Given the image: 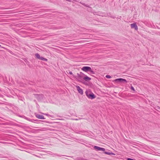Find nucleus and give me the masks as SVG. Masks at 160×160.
<instances>
[{
  "instance_id": "obj_19",
  "label": "nucleus",
  "mask_w": 160,
  "mask_h": 160,
  "mask_svg": "<svg viewBox=\"0 0 160 160\" xmlns=\"http://www.w3.org/2000/svg\"><path fill=\"white\" fill-rule=\"evenodd\" d=\"M131 90H132L133 91H135V89H134V88L132 86L131 87Z\"/></svg>"
},
{
  "instance_id": "obj_8",
  "label": "nucleus",
  "mask_w": 160,
  "mask_h": 160,
  "mask_svg": "<svg viewBox=\"0 0 160 160\" xmlns=\"http://www.w3.org/2000/svg\"><path fill=\"white\" fill-rule=\"evenodd\" d=\"M88 97L89 98H91V99H93L95 98V95L93 94V93H92L91 94H90L88 96Z\"/></svg>"
},
{
  "instance_id": "obj_24",
  "label": "nucleus",
  "mask_w": 160,
  "mask_h": 160,
  "mask_svg": "<svg viewBox=\"0 0 160 160\" xmlns=\"http://www.w3.org/2000/svg\"><path fill=\"white\" fill-rule=\"evenodd\" d=\"M21 150L22 151H25V150H23V149Z\"/></svg>"
},
{
  "instance_id": "obj_7",
  "label": "nucleus",
  "mask_w": 160,
  "mask_h": 160,
  "mask_svg": "<svg viewBox=\"0 0 160 160\" xmlns=\"http://www.w3.org/2000/svg\"><path fill=\"white\" fill-rule=\"evenodd\" d=\"M35 116L36 118L38 119H45V118H44V116L42 115H39L38 114L35 113Z\"/></svg>"
},
{
  "instance_id": "obj_9",
  "label": "nucleus",
  "mask_w": 160,
  "mask_h": 160,
  "mask_svg": "<svg viewBox=\"0 0 160 160\" xmlns=\"http://www.w3.org/2000/svg\"><path fill=\"white\" fill-rule=\"evenodd\" d=\"M91 79V78L88 77L87 76L85 75L84 76V80H85L86 81H89Z\"/></svg>"
},
{
  "instance_id": "obj_20",
  "label": "nucleus",
  "mask_w": 160,
  "mask_h": 160,
  "mask_svg": "<svg viewBox=\"0 0 160 160\" xmlns=\"http://www.w3.org/2000/svg\"><path fill=\"white\" fill-rule=\"evenodd\" d=\"M127 160H135V159H132V158H128L127 159Z\"/></svg>"
},
{
  "instance_id": "obj_17",
  "label": "nucleus",
  "mask_w": 160,
  "mask_h": 160,
  "mask_svg": "<svg viewBox=\"0 0 160 160\" xmlns=\"http://www.w3.org/2000/svg\"><path fill=\"white\" fill-rule=\"evenodd\" d=\"M106 77L108 78H111V77L109 75H107L106 76Z\"/></svg>"
},
{
  "instance_id": "obj_4",
  "label": "nucleus",
  "mask_w": 160,
  "mask_h": 160,
  "mask_svg": "<svg viewBox=\"0 0 160 160\" xmlns=\"http://www.w3.org/2000/svg\"><path fill=\"white\" fill-rule=\"evenodd\" d=\"M116 82H127V81L126 80L124 79H123L122 78H117L114 80Z\"/></svg>"
},
{
  "instance_id": "obj_26",
  "label": "nucleus",
  "mask_w": 160,
  "mask_h": 160,
  "mask_svg": "<svg viewBox=\"0 0 160 160\" xmlns=\"http://www.w3.org/2000/svg\"><path fill=\"white\" fill-rule=\"evenodd\" d=\"M20 150H21V149H19ZM21 150H22V149H21Z\"/></svg>"
},
{
  "instance_id": "obj_1",
  "label": "nucleus",
  "mask_w": 160,
  "mask_h": 160,
  "mask_svg": "<svg viewBox=\"0 0 160 160\" xmlns=\"http://www.w3.org/2000/svg\"><path fill=\"white\" fill-rule=\"evenodd\" d=\"M78 76L75 77V78L77 79L78 81L83 82L84 80V76L85 75L82 72L80 74L77 73Z\"/></svg>"
},
{
  "instance_id": "obj_15",
  "label": "nucleus",
  "mask_w": 160,
  "mask_h": 160,
  "mask_svg": "<svg viewBox=\"0 0 160 160\" xmlns=\"http://www.w3.org/2000/svg\"><path fill=\"white\" fill-rule=\"evenodd\" d=\"M40 60H41L43 61H47L48 59L46 58H45L43 57H41L40 58Z\"/></svg>"
},
{
  "instance_id": "obj_13",
  "label": "nucleus",
  "mask_w": 160,
  "mask_h": 160,
  "mask_svg": "<svg viewBox=\"0 0 160 160\" xmlns=\"http://www.w3.org/2000/svg\"><path fill=\"white\" fill-rule=\"evenodd\" d=\"M35 56L38 59H40L41 57L40 56L39 54L38 53H36L35 54Z\"/></svg>"
},
{
  "instance_id": "obj_6",
  "label": "nucleus",
  "mask_w": 160,
  "mask_h": 160,
  "mask_svg": "<svg viewBox=\"0 0 160 160\" xmlns=\"http://www.w3.org/2000/svg\"><path fill=\"white\" fill-rule=\"evenodd\" d=\"M130 25L131 28H134L135 30H138V27L136 24L135 23H132Z\"/></svg>"
},
{
  "instance_id": "obj_27",
  "label": "nucleus",
  "mask_w": 160,
  "mask_h": 160,
  "mask_svg": "<svg viewBox=\"0 0 160 160\" xmlns=\"http://www.w3.org/2000/svg\"><path fill=\"white\" fill-rule=\"evenodd\" d=\"M1 45H0V47H1Z\"/></svg>"
},
{
  "instance_id": "obj_21",
  "label": "nucleus",
  "mask_w": 160,
  "mask_h": 160,
  "mask_svg": "<svg viewBox=\"0 0 160 160\" xmlns=\"http://www.w3.org/2000/svg\"><path fill=\"white\" fill-rule=\"evenodd\" d=\"M69 73L71 75H73V73H72V72L71 71H70L69 72Z\"/></svg>"
},
{
  "instance_id": "obj_11",
  "label": "nucleus",
  "mask_w": 160,
  "mask_h": 160,
  "mask_svg": "<svg viewBox=\"0 0 160 160\" xmlns=\"http://www.w3.org/2000/svg\"><path fill=\"white\" fill-rule=\"evenodd\" d=\"M104 153L105 154L108 155H115V154L113 152H104Z\"/></svg>"
},
{
  "instance_id": "obj_23",
  "label": "nucleus",
  "mask_w": 160,
  "mask_h": 160,
  "mask_svg": "<svg viewBox=\"0 0 160 160\" xmlns=\"http://www.w3.org/2000/svg\"><path fill=\"white\" fill-rule=\"evenodd\" d=\"M111 17L113 18H115V17L114 16H111Z\"/></svg>"
},
{
  "instance_id": "obj_5",
  "label": "nucleus",
  "mask_w": 160,
  "mask_h": 160,
  "mask_svg": "<svg viewBox=\"0 0 160 160\" xmlns=\"http://www.w3.org/2000/svg\"><path fill=\"white\" fill-rule=\"evenodd\" d=\"M76 87L78 92L81 95H82L83 93L82 89L80 88V87L79 86H76Z\"/></svg>"
},
{
  "instance_id": "obj_25",
  "label": "nucleus",
  "mask_w": 160,
  "mask_h": 160,
  "mask_svg": "<svg viewBox=\"0 0 160 160\" xmlns=\"http://www.w3.org/2000/svg\"><path fill=\"white\" fill-rule=\"evenodd\" d=\"M75 120H78V119H75Z\"/></svg>"
},
{
  "instance_id": "obj_2",
  "label": "nucleus",
  "mask_w": 160,
  "mask_h": 160,
  "mask_svg": "<svg viewBox=\"0 0 160 160\" xmlns=\"http://www.w3.org/2000/svg\"><path fill=\"white\" fill-rule=\"evenodd\" d=\"M82 69L83 71L85 72H88V71L90 72L91 73L94 74L95 73L94 71H93L91 69V68L88 66H84L82 68Z\"/></svg>"
},
{
  "instance_id": "obj_10",
  "label": "nucleus",
  "mask_w": 160,
  "mask_h": 160,
  "mask_svg": "<svg viewBox=\"0 0 160 160\" xmlns=\"http://www.w3.org/2000/svg\"><path fill=\"white\" fill-rule=\"evenodd\" d=\"M18 116L20 117H21V118H24L25 119L27 120L28 121H31V120L28 118H27L25 116L23 115L21 116L20 115H18Z\"/></svg>"
},
{
  "instance_id": "obj_18",
  "label": "nucleus",
  "mask_w": 160,
  "mask_h": 160,
  "mask_svg": "<svg viewBox=\"0 0 160 160\" xmlns=\"http://www.w3.org/2000/svg\"><path fill=\"white\" fill-rule=\"evenodd\" d=\"M36 95L38 96H39V97L40 96L42 98L43 97V95H42V94H41V95L36 94Z\"/></svg>"
},
{
  "instance_id": "obj_3",
  "label": "nucleus",
  "mask_w": 160,
  "mask_h": 160,
  "mask_svg": "<svg viewBox=\"0 0 160 160\" xmlns=\"http://www.w3.org/2000/svg\"><path fill=\"white\" fill-rule=\"evenodd\" d=\"M94 149L97 151H105V149L104 148H101L100 147L94 146Z\"/></svg>"
},
{
  "instance_id": "obj_16",
  "label": "nucleus",
  "mask_w": 160,
  "mask_h": 160,
  "mask_svg": "<svg viewBox=\"0 0 160 160\" xmlns=\"http://www.w3.org/2000/svg\"><path fill=\"white\" fill-rule=\"evenodd\" d=\"M84 132L83 131H78L75 132V133L78 134H81Z\"/></svg>"
},
{
  "instance_id": "obj_22",
  "label": "nucleus",
  "mask_w": 160,
  "mask_h": 160,
  "mask_svg": "<svg viewBox=\"0 0 160 160\" xmlns=\"http://www.w3.org/2000/svg\"><path fill=\"white\" fill-rule=\"evenodd\" d=\"M44 115H45L47 116H49V115L47 113H43Z\"/></svg>"
},
{
  "instance_id": "obj_14",
  "label": "nucleus",
  "mask_w": 160,
  "mask_h": 160,
  "mask_svg": "<svg viewBox=\"0 0 160 160\" xmlns=\"http://www.w3.org/2000/svg\"><path fill=\"white\" fill-rule=\"evenodd\" d=\"M82 5H84V6L86 7H88L89 9H90V10H91L92 9V8L90 7H89V6L88 5V4H85L84 3H83L82 4Z\"/></svg>"
},
{
  "instance_id": "obj_12",
  "label": "nucleus",
  "mask_w": 160,
  "mask_h": 160,
  "mask_svg": "<svg viewBox=\"0 0 160 160\" xmlns=\"http://www.w3.org/2000/svg\"><path fill=\"white\" fill-rule=\"evenodd\" d=\"M49 154H51L53 156H60V157H61L62 156H63V155H59L58 154H57V153H52V152H49Z\"/></svg>"
}]
</instances>
